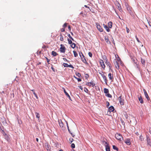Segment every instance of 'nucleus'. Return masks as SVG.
Segmentation results:
<instances>
[{"mask_svg": "<svg viewBox=\"0 0 151 151\" xmlns=\"http://www.w3.org/2000/svg\"><path fill=\"white\" fill-rule=\"evenodd\" d=\"M115 137L117 139L120 141H122L123 139L122 135L119 133L116 134L115 135Z\"/></svg>", "mask_w": 151, "mask_h": 151, "instance_id": "f257e3e1", "label": "nucleus"}, {"mask_svg": "<svg viewBox=\"0 0 151 151\" xmlns=\"http://www.w3.org/2000/svg\"><path fill=\"white\" fill-rule=\"evenodd\" d=\"M45 147L47 149V151H51V147L48 142L45 143Z\"/></svg>", "mask_w": 151, "mask_h": 151, "instance_id": "f03ea898", "label": "nucleus"}, {"mask_svg": "<svg viewBox=\"0 0 151 151\" xmlns=\"http://www.w3.org/2000/svg\"><path fill=\"white\" fill-rule=\"evenodd\" d=\"M66 50V48L65 46L62 45H60V51L62 53H65Z\"/></svg>", "mask_w": 151, "mask_h": 151, "instance_id": "7ed1b4c3", "label": "nucleus"}, {"mask_svg": "<svg viewBox=\"0 0 151 151\" xmlns=\"http://www.w3.org/2000/svg\"><path fill=\"white\" fill-rule=\"evenodd\" d=\"M96 25L97 29L100 32H102L103 31V29L101 27L100 25L98 23H96Z\"/></svg>", "mask_w": 151, "mask_h": 151, "instance_id": "20e7f679", "label": "nucleus"}, {"mask_svg": "<svg viewBox=\"0 0 151 151\" xmlns=\"http://www.w3.org/2000/svg\"><path fill=\"white\" fill-rule=\"evenodd\" d=\"M81 54L82 55V56H81V58L82 61L84 63H87L85 57L82 52H79L80 55H81Z\"/></svg>", "mask_w": 151, "mask_h": 151, "instance_id": "39448f33", "label": "nucleus"}, {"mask_svg": "<svg viewBox=\"0 0 151 151\" xmlns=\"http://www.w3.org/2000/svg\"><path fill=\"white\" fill-rule=\"evenodd\" d=\"M118 99L119 101L120 104L121 105H124V99L122 98L121 96H120L118 98Z\"/></svg>", "mask_w": 151, "mask_h": 151, "instance_id": "423d86ee", "label": "nucleus"}, {"mask_svg": "<svg viewBox=\"0 0 151 151\" xmlns=\"http://www.w3.org/2000/svg\"><path fill=\"white\" fill-rule=\"evenodd\" d=\"M127 8L129 13L131 15L133 13L132 8L131 6L128 5H127Z\"/></svg>", "mask_w": 151, "mask_h": 151, "instance_id": "0eeeda50", "label": "nucleus"}, {"mask_svg": "<svg viewBox=\"0 0 151 151\" xmlns=\"http://www.w3.org/2000/svg\"><path fill=\"white\" fill-rule=\"evenodd\" d=\"M99 63L102 68L104 70L105 67V65L104 64L103 60H100Z\"/></svg>", "mask_w": 151, "mask_h": 151, "instance_id": "6e6552de", "label": "nucleus"}, {"mask_svg": "<svg viewBox=\"0 0 151 151\" xmlns=\"http://www.w3.org/2000/svg\"><path fill=\"white\" fill-rule=\"evenodd\" d=\"M86 84L89 86H91L92 87H93L95 85V84L94 83L93 81H91L90 83H87Z\"/></svg>", "mask_w": 151, "mask_h": 151, "instance_id": "1a4fd4ad", "label": "nucleus"}, {"mask_svg": "<svg viewBox=\"0 0 151 151\" xmlns=\"http://www.w3.org/2000/svg\"><path fill=\"white\" fill-rule=\"evenodd\" d=\"M143 91H144V92L145 94V97H146L147 99L148 100H150V98L147 93L146 91L145 90V89H143Z\"/></svg>", "mask_w": 151, "mask_h": 151, "instance_id": "9d476101", "label": "nucleus"}, {"mask_svg": "<svg viewBox=\"0 0 151 151\" xmlns=\"http://www.w3.org/2000/svg\"><path fill=\"white\" fill-rule=\"evenodd\" d=\"M130 141V139H127L124 141V142L127 145H130L131 144Z\"/></svg>", "mask_w": 151, "mask_h": 151, "instance_id": "9b49d317", "label": "nucleus"}, {"mask_svg": "<svg viewBox=\"0 0 151 151\" xmlns=\"http://www.w3.org/2000/svg\"><path fill=\"white\" fill-rule=\"evenodd\" d=\"M114 63L116 68L117 69H119V66L118 62L116 61L115 62H114Z\"/></svg>", "mask_w": 151, "mask_h": 151, "instance_id": "f8f14e48", "label": "nucleus"}, {"mask_svg": "<svg viewBox=\"0 0 151 151\" xmlns=\"http://www.w3.org/2000/svg\"><path fill=\"white\" fill-rule=\"evenodd\" d=\"M102 77H103L104 80V81L105 82L106 84H107V80L106 76L104 75V74H102Z\"/></svg>", "mask_w": 151, "mask_h": 151, "instance_id": "ddd939ff", "label": "nucleus"}, {"mask_svg": "<svg viewBox=\"0 0 151 151\" xmlns=\"http://www.w3.org/2000/svg\"><path fill=\"white\" fill-rule=\"evenodd\" d=\"M108 77L110 80H113V75L111 73H109L108 74Z\"/></svg>", "mask_w": 151, "mask_h": 151, "instance_id": "4468645a", "label": "nucleus"}, {"mask_svg": "<svg viewBox=\"0 0 151 151\" xmlns=\"http://www.w3.org/2000/svg\"><path fill=\"white\" fill-rule=\"evenodd\" d=\"M58 122H59V124L60 126L61 127H62V128L63 127V126H64V124L62 122V121L61 120H59L58 121Z\"/></svg>", "mask_w": 151, "mask_h": 151, "instance_id": "2eb2a0df", "label": "nucleus"}, {"mask_svg": "<svg viewBox=\"0 0 151 151\" xmlns=\"http://www.w3.org/2000/svg\"><path fill=\"white\" fill-rule=\"evenodd\" d=\"M106 64L108 66H109V69H111V66L110 63L108 61H107V60L105 62Z\"/></svg>", "mask_w": 151, "mask_h": 151, "instance_id": "dca6fc26", "label": "nucleus"}, {"mask_svg": "<svg viewBox=\"0 0 151 151\" xmlns=\"http://www.w3.org/2000/svg\"><path fill=\"white\" fill-rule=\"evenodd\" d=\"M139 100V101L140 103L141 104H143L144 103V101L141 97V96H140L139 97H138Z\"/></svg>", "mask_w": 151, "mask_h": 151, "instance_id": "f3484780", "label": "nucleus"}, {"mask_svg": "<svg viewBox=\"0 0 151 151\" xmlns=\"http://www.w3.org/2000/svg\"><path fill=\"white\" fill-rule=\"evenodd\" d=\"M109 110L110 112H113L114 110V107L113 106H110L109 108Z\"/></svg>", "mask_w": 151, "mask_h": 151, "instance_id": "a211bd4d", "label": "nucleus"}, {"mask_svg": "<svg viewBox=\"0 0 151 151\" xmlns=\"http://www.w3.org/2000/svg\"><path fill=\"white\" fill-rule=\"evenodd\" d=\"M108 27L109 28H111L112 26V23L111 22H109L108 23Z\"/></svg>", "mask_w": 151, "mask_h": 151, "instance_id": "6ab92c4d", "label": "nucleus"}, {"mask_svg": "<svg viewBox=\"0 0 151 151\" xmlns=\"http://www.w3.org/2000/svg\"><path fill=\"white\" fill-rule=\"evenodd\" d=\"M64 93H65V95L69 98V99H70V97L69 95V94L66 92L65 89L64 88Z\"/></svg>", "mask_w": 151, "mask_h": 151, "instance_id": "aec40b11", "label": "nucleus"}, {"mask_svg": "<svg viewBox=\"0 0 151 151\" xmlns=\"http://www.w3.org/2000/svg\"><path fill=\"white\" fill-rule=\"evenodd\" d=\"M52 54L54 56H56L58 55L56 52L54 51H52Z\"/></svg>", "mask_w": 151, "mask_h": 151, "instance_id": "412c9836", "label": "nucleus"}, {"mask_svg": "<svg viewBox=\"0 0 151 151\" xmlns=\"http://www.w3.org/2000/svg\"><path fill=\"white\" fill-rule=\"evenodd\" d=\"M106 151H110V148L108 145H105Z\"/></svg>", "mask_w": 151, "mask_h": 151, "instance_id": "4be33fe9", "label": "nucleus"}, {"mask_svg": "<svg viewBox=\"0 0 151 151\" xmlns=\"http://www.w3.org/2000/svg\"><path fill=\"white\" fill-rule=\"evenodd\" d=\"M104 93H109V91L108 89L106 88H104Z\"/></svg>", "mask_w": 151, "mask_h": 151, "instance_id": "5701e85b", "label": "nucleus"}, {"mask_svg": "<svg viewBox=\"0 0 151 151\" xmlns=\"http://www.w3.org/2000/svg\"><path fill=\"white\" fill-rule=\"evenodd\" d=\"M76 45V44L74 43H73L70 44V46L73 48H74L75 47Z\"/></svg>", "mask_w": 151, "mask_h": 151, "instance_id": "b1692460", "label": "nucleus"}, {"mask_svg": "<svg viewBox=\"0 0 151 151\" xmlns=\"http://www.w3.org/2000/svg\"><path fill=\"white\" fill-rule=\"evenodd\" d=\"M141 62L142 63L143 65H145V60L143 59L142 58L141 59Z\"/></svg>", "mask_w": 151, "mask_h": 151, "instance_id": "393cba45", "label": "nucleus"}, {"mask_svg": "<svg viewBox=\"0 0 151 151\" xmlns=\"http://www.w3.org/2000/svg\"><path fill=\"white\" fill-rule=\"evenodd\" d=\"M31 90L33 92V94L35 95V96L37 98V99H38V96L37 95V94L35 93L34 90Z\"/></svg>", "mask_w": 151, "mask_h": 151, "instance_id": "a878e982", "label": "nucleus"}, {"mask_svg": "<svg viewBox=\"0 0 151 151\" xmlns=\"http://www.w3.org/2000/svg\"><path fill=\"white\" fill-rule=\"evenodd\" d=\"M104 28L108 32H109L110 31L109 28L107 26H105Z\"/></svg>", "mask_w": 151, "mask_h": 151, "instance_id": "bb28decb", "label": "nucleus"}, {"mask_svg": "<svg viewBox=\"0 0 151 151\" xmlns=\"http://www.w3.org/2000/svg\"><path fill=\"white\" fill-rule=\"evenodd\" d=\"M132 61H133V62H134V63H135L136 64V65H137V68H138V69H139V65L137 64V62H135V60L134 59H132Z\"/></svg>", "mask_w": 151, "mask_h": 151, "instance_id": "cd10ccee", "label": "nucleus"}, {"mask_svg": "<svg viewBox=\"0 0 151 151\" xmlns=\"http://www.w3.org/2000/svg\"><path fill=\"white\" fill-rule=\"evenodd\" d=\"M104 39L105 41L108 43L109 41V40L108 37H105L104 38Z\"/></svg>", "mask_w": 151, "mask_h": 151, "instance_id": "c85d7f7f", "label": "nucleus"}, {"mask_svg": "<svg viewBox=\"0 0 151 151\" xmlns=\"http://www.w3.org/2000/svg\"><path fill=\"white\" fill-rule=\"evenodd\" d=\"M117 8L119 9V11H121V10H122L121 8V7L120 5L118 3V4L117 5Z\"/></svg>", "mask_w": 151, "mask_h": 151, "instance_id": "c756f323", "label": "nucleus"}, {"mask_svg": "<svg viewBox=\"0 0 151 151\" xmlns=\"http://www.w3.org/2000/svg\"><path fill=\"white\" fill-rule=\"evenodd\" d=\"M73 53H74V56L75 57H76L78 56V54L76 52V51L75 50L73 51Z\"/></svg>", "mask_w": 151, "mask_h": 151, "instance_id": "7c9ffc66", "label": "nucleus"}, {"mask_svg": "<svg viewBox=\"0 0 151 151\" xmlns=\"http://www.w3.org/2000/svg\"><path fill=\"white\" fill-rule=\"evenodd\" d=\"M35 115H36V117L38 119H39L40 118V115L39 114L37 113V112H35Z\"/></svg>", "mask_w": 151, "mask_h": 151, "instance_id": "2f4dec72", "label": "nucleus"}, {"mask_svg": "<svg viewBox=\"0 0 151 151\" xmlns=\"http://www.w3.org/2000/svg\"><path fill=\"white\" fill-rule=\"evenodd\" d=\"M139 140L141 141H142L143 140H144L143 137L142 135H141L139 137Z\"/></svg>", "mask_w": 151, "mask_h": 151, "instance_id": "473e14b6", "label": "nucleus"}, {"mask_svg": "<svg viewBox=\"0 0 151 151\" xmlns=\"http://www.w3.org/2000/svg\"><path fill=\"white\" fill-rule=\"evenodd\" d=\"M113 149L114 150H116L117 151L118 150V148L115 145H113Z\"/></svg>", "mask_w": 151, "mask_h": 151, "instance_id": "72a5a7b5", "label": "nucleus"}, {"mask_svg": "<svg viewBox=\"0 0 151 151\" xmlns=\"http://www.w3.org/2000/svg\"><path fill=\"white\" fill-rule=\"evenodd\" d=\"M60 40L61 41H62L63 40V36L62 34H60Z\"/></svg>", "mask_w": 151, "mask_h": 151, "instance_id": "f704fd0d", "label": "nucleus"}, {"mask_svg": "<svg viewBox=\"0 0 151 151\" xmlns=\"http://www.w3.org/2000/svg\"><path fill=\"white\" fill-rule=\"evenodd\" d=\"M68 43L69 44H71L72 43H73L72 40H71L68 39Z\"/></svg>", "mask_w": 151, "mask_h": 151, "instance_id": "c9c22d12", "label": "nucleus"}, {"mask_svg": "<svg viewBox=\"0 0 151 151\" xmlns=\"http://www.w3.org/2000/svg\"><path fill=\"white\" fill-rule=\"evenodd\" d=\"M73 141V139L72 138H70L69 139V142L70 143H71Z\"/></svg>", "mask_w": 151, "mask_h": 151, "instance_id": "e433bc0d", "label": "nucleus"}, {"mask_svg": "<svg viewBox=\"0 0 151 151\" xmlns=\"http://www.w3.org/2000/svg\"><path fill=\"white\" fill-rule=\"evenodd\" d=\"M106 96H107V97H109V98H111V97H112L111 95L110 94H109V93H107L106 94Z\"/></svg>", "mask_w": 151, "mask_h": 151, "instance_id": "4c0bfd02", "label": "nucleus"}, {"mask_svg": "<svg viewBox=\"0 0 151 151\" xmlns=\"http://www.w3.org/2000/svg\"><path fill=\"white\" fill-rule=\"evenodd\" d=\"M63 65L65 67H68V64L67 63H63Z\"/></svg>", "mask_w": 151, "mask_h": 151, "instance_id": "58836bf2", "label": "nucleus"}, {"mask_svg": "<svg viewBox=\"0 0 151 151\" xmlns=\"http://www.w3.org/2000/svg\"><path fill=\"white\" fill-rule=\"evenodd\" d=\"M76 74L79 78L81 77V74L79 73H76Z\"/></svg>", "mask_w": 151, "mask_h": 151, "instance_id": "ea45409f", "label": "nucleus"}, {"mask_svg": "<svg viewBox=\"0 0 151 151\" xmlns=\"http://www.w3.org/2000/svg\"><path fill=\"white\" fill-rule=\"evenodd\" d=\"M88 54L89 56L90 57H92V53L91 52H88Z\"/></svg>", "mask_w": 151, "mask_h": 151, "instance_id": "a19ab883", "label": "nucleus"}, {"mask_svg": "<svg viewBox=\"0 0 151 151\" xmlns=\"http://www.w3.org/2000/svg\"><path fill=\"white\" fill-rule=\"evenodd\" d=\"M68 67L71 68L73 69L74 68V67H73V66L71 64L69 65H68Z\"/></svg>", "mask_w": 151, "mask_h": 151, "instance_id": "79ce46f5", "label": "nucleus"}, {"mask_svg": "<svg viewBox=\"0 0 151 151\" xmlns=\"http://www.w3.org/2000/svg\"><path fill=\"white\" fill-rule=\"evenodd\" d=\"M67 23H65L63 25V27L64 28L66 27L67 26Z\"/></svg>", "mask_w": 151, "mask_h": 151, "instance_id": "37998d69", "label": "nucleus"}, {"mask_svg": "<svg viewBox=\"0 0 151 151\" xmlns=\"http://www.w3.org/2000/svg\"><path fill=\"white\" fill-rule=\"evenodd\" d=\"M84 91H85V92H86V93H87L88 91V89L86 88H84Z\"/></svg>", "mask_w": 151, "mask_h": 151, "instance_id": "c03bdc74", "label": "nucleus"}, {"mask_svg": "<svg viewBox=\"0 0 151 151\" xmlns=\"http://www.w3.org/2000/svg\"><path fill=\"white\" fill-rule=\"evenodd\" d=\"M71 147L72 148H74L75 147V145L74 143L72 144Z\"/></svg>", "mask_w": 151, "mask_h": 151, "instance_id": "a18cd8bd", "label": "nucleus"}, {"mask_svg": "<svg viewBox=\"0 0 151 151\" xmlns=\"http://www.w3.org/2000/svg\"><path fill=\"white\" fill-rule=\"evenodd\" d=\"M1 124H0V130H1L2 131V132H4V130H3L2 129V127H1Z\"/></svg>", "mask_w": 151, "mask_h": 151, "instance_id": "49530a36", "label": "nucleus"}, {"mask_svg": "<svg viewBox=\"0 0 151 151\" xmlns=\"http://www.w3.org/2000/svg\"><path fill=\"white\" fill-rule=\"evenodd\" d=\"M45 58L47 60V62L48 63V64H49V62L50 61V60L49 59L45 57Z\"/></svg>", "mask_w": 151, "mask_h": 151, "instance_id": "de8ad7c7", "label": "nucleus"}, {"mask_svg": "<svg viewBox=\"0 0 151 151\" xmlns=\"http://www.w3.org/2000/svg\"><path fill=\"white\" fill-rule=\"evenodd\" d=\"M126 29L127 32V33H129V29L127 27H126Z\"/></svg>", "mask_w": 151, "mask_h": 151, "instance_id": "09e8293b", "label": "nucleus"}, {"mask_svg": "<svg viewBox=\"0 0 151 151\" xmlns=\"http://www.w3.org/2000/svg\"><path fill=\"white\" fill-rule=\"evenodd\" d=\"M18 80L19 78L17 76L16 77V79H15V81H16L17 82H18Z\"/></svg>", "mask_w": 151, "mask_h": 151, "instance_id": "8fccbe9b", "label": "nucleus"}, {"mask_svg": "<svg viewBox=\"0 0 151 151\" xmlns=\"http://www.w3.org/2000/svg\"><path fill=\"white\" fill-rule=\"evenodd\" d=\"M147 144L148 145H150V141L148 139H147Z\"/></svg>", "mask_w": 151, "mask_h": 151, "instance_id": "3c124183", "label": "nucleus"}, {"mask_svg": "<svg viewBox=\"0 0 151 151\" xmlns=\"http://www.w3.org/2000/svg\"><path fill=\"white\" fill-rule=\"evenodd\" d=\"M65 31V30L64 28H62L61 29V31L62 32H64Z\"/></svg>", "mask_w": 151, "mask_h": 151, "instance_id": "603ef678", "label": "nucleus"}, {"mask_svg": "<svg viewBox=\"0 0 151 151\" xmlns=\"http://www.w3.org/2000/svg\"><path fill=\"white\" fill-rule=\"evenodd\" d=\"M107 106L108 107L109 105V102L107 101L106 102Z\"/></svg>", "mask_w": 151, "mask_h": 151, "instance_id": "864d4df0", "label": "nucleus"}, {"mask_svg": "<svg viewBox=\"0 0 151 151\" xmlns=\"http://www.w3.org/2000/svg\"><path fill=\"white\" fill-rule=\"evenodd\" d=\"M89 77V76L88 74H86V76H85V78H87Z\"/></svg>", "mask_w": 151, "mask_h": 151, "instance_id": "5fc2aeb1", "label": "nucleus"}, {"mask_svg": "<svg viewBox=\"0 0 151 151\" xmlns=\"http://www.w3.org/2000/svg\"><path fill=\"white\" fill-rule=\"evenodd\" d=\"M69 133L71 134L73 137H74L75 135L74 134H73L72 132H71V131Z\"/></svg>", "mask_w": 151, "mask_h": 151, "instance_id": "6e6d98bb", "label": "nucleus"}, {"mask_svg": "<svg viewBox=\"0 0 151 151\" xmlns=\"http://www.w3.org/2000/svg\"><path fill=\"white\" fill-rule=\"evenodd\" d=\"M136 40H137V41L138 42H140V41H139V39H138V37H137V36H136Z\"/></svg>", "mask_w": 151, "mask_h": 151, "instance_id": "4d7b16f0", "label": "nucleus"}, {"mask_svg": "<svg viewBox=\"0 0 151 151\" xmlns=\"http://www.w3.org/2000/svg\"><path fill=\"white\" fill-rule=\"evenodd\" d=\"M77 80L78 81V82L81 81V79L80 78H77Z\"/></svg>", "mask_w": 151, "mask_h": 151, "instance_id": "13d9d810", "label": "nucleus"}, {"mask_svg": "<svg viewBox=\"0 0 151 151\" xmlns=\"http://www.w3.org/2000/svg\"><path fill=\"white\" fill-rule=\"evenodd\" d=\"M67 125L68 129V132H70V130L69 129V127H68V126L67 124Z\"/></svg>", "mask_w": 151, "mask_h": 151, "instance_id": "bf43d9fd", "label": "nucleus"}, {"mask_svg": "<svg viewBox=\"0 0 151 151\" xmlns=\"http://www.w3.org/2000/svg\"><path fill=\"white\" fill-rule=\"evenodd\" d=\"M104 144L106 145H108V144L105 141H104L103 142Z\"/></svg>", "mask_w": 151, "mask_h": 151, "instance_id": "052dcab7", "label": "nucleus"}, {"mask_svg": "<svg viewBox=\"0 0 151 151\" xmlns=\"http://www.w3.org/2000/svg\"><path fill=\"white\" fill-rule=\"evenodd\" d=\"M68 29H69V30L70 31L71 30V28H70V25H68Z\"/></svg>", "mask_w": 151, "mask_h": 151, "instance_id": "680f3d73", "label": "nucleus"}, {"mask_svg": "<svg viewBox=\"0 0 151 151\" xmlns=\"http://www.w3.org/2000/svg\"><path fill=\"white\" fill-rule=\"evenodd\" d=\"M51 69H52V70L54 72H55V69L52 66L51 67Z\"/></svg>", "mask_w": 151, "mask_h": 151, "instance_id": "e2e57ef3", "label": "nucleus"}, {"mask_svg": "<svg viewBox=\"0 0 151 151\" xmlns=\"http://www.w3.org/2000/svg\"><path fill=\"white\" fill-rule=\"evenodd\" d=\"M99 73L101 75V76H102V74H104V73L103 72H102L101 73V72H99Z\"/></svg>", "mask_w": 151, "mask_h": 151, "instance_id": "0e129e2a", "label": "nucleus"}, {"mask_svg": "<svg viewBox=\"0 0 151 151\" xmlns=\"http://www.w3.org/2000/svg\"><path fill=\"white\" fill-rule=\"evenodd\" d=\"M67 35L70 38L71 37L70 34H67Z\"/></svg>", "mask_w": 151, "mask_h": 151, "instance_id": "69168bd1", "label": "nucleus"}, {"mask_svg": "<svg viewBox=\"0 0 151 151\" xmlns=\"http://www.w3.org/2000/svg\"><path fill=\"white\" fill-rule=\"evenodd\" d=\"M78 87L79 88H80L81 90H82L83 89V88H82V87H81V86H79Z\"/></svg>", "mask_w": 151, "mask_h": 151, "instance_id": "338daca9", "label": "nucleus"}, {"mask_svg": "<svg viewBox=\"0 0 151 151\" xmlns=\"http://www.w3.org/2000/svg\"><path fill=\"white\" fill-rule=\"evenodd\" d=\"M84 6L85 7H86V8H88L89 9V7L86 5H84Z\"/></svg>", "mask_w": 151, "mask_h": 151, "instance_id": "774afa93", "label": "nucleus"}]
</instances>
